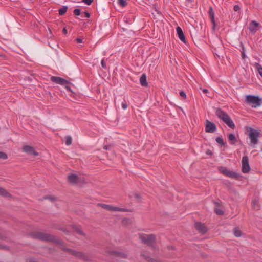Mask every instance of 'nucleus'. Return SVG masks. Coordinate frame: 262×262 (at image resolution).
<instances>
[{
    "label": "nucleus",
    "instance_id": "nucleus-32",
    "mask_svg": "<svg viewBox=\"0 0 262 262\" xmlns=\"http://www.w3.org/2000/svg\"><path fill=\"white\" fill-rule=\"evenodd\" d=\"M252 207L254 209H258V206L257 205V202L256 200L252 201Z\"/></svg>",
    "mask_w": 262,
    "mask_h": 262
},
{
    "label": "nucleus",
    "instance_id": "nucleus-47",
    "mask_svg": "<svg viewBox=\"0 0 262 262\" xmlns=\"http://www.w3.org/2000/svg\"><path fill=\"white\" fill-rule=\"evenodd\" d=\"M104 148L105 149L107 150V149H108V146H104Z\"/></svg>",
    "mask_w": 262,
    "mask_h": 262
},
{
    "label": "nucleus",
    "instance_id": "nucleus-8",
    "mask_svg": "<svg viewBox=\"0 0 262 262\" xmlns=\"http://www.w3.org/2000/svg\"><path fill=\"white\" fill-rule=\"evenodd\" d=\"M242 171L243 173H246L250 170V167L249 164V160L247 156H244L242 160Z\"/></svg>",
    "mask_w": 262,
    "mask_h": 262
},
{
    "label": "nucleus",
    "instance_id": "nucleus-16",
    "mask_svg": "<svg viewBox=\"0 0 262 262\" xmlns=\"http://www.w3.org/2000/svg\"><path fill=\"white\" fill-rule=\"evenodd\" d=\"M259 24L257 23L256 21L253 20L251 22L249 26V30L251 32H255L257 30V27L258 26Z\"/></svg>",
    "mask_w": 262,
    "mask_h": 262
},
{
    "label": "nucleus",
    "instance_id": "nucleus-10",
    "mask_svg": "<svg viewBox=\"0 0 262 262\" xmlns=\"http://www.w3.org/2000/svg\"><path fill=\"white\" fill-rule=\"evenodd\" d=\"M50 79L53 82L61 85H64L70 83L69 81L60 77L53 76L51 77Z\"/></svg>",
    "mask_w": 262,
    "mask_h": 262
},
{
    "label": "nucleus",
    "instance_id": "nucleus-39",
    "mask_svg": "<svg viewBox=\"0 0 262 262\" xmlns=\"http://www.w3.org/2000/svg\"><path fill=\"white\" fill-rule=\"evenodd\" d=\"M240 7L238 5H236L234 6L233 9L235 11H237L240 10Z\"/></svg>",
    "mask_w": 262,
    "mask_h": 262
},
{
    "label": "nucleus",
    "instance_id": "nucleus-9",
    "mask_svg": "<svg viewBox=\"0 0 262 262\" xmlns=\"http://www.w3.org/2000/svg\"><path fill=\"white\" fill-rule=\"evenodd\" d=\"M216 130V126L215 124L209 121L208 120L205 121V132L207 133H212Z\"/></svg>",
    "mask_w": 262,
    "mask_h": 262
},
{
    "label": "nucleus",
    "instance_id": "nucleus-7",
    "mask_svg": "<svg viewBox=\"0 0 262 262\" xmlns=\"http://www.w3.org/2000/svg\"><path fill=\"white\" fill-rule=\"evenodd\" d=\"M259 134L260 133L258 130L254 129L251 127L249 128L248 136L250 139L251 144L255 145L258 143V138L259 137Z\"/></svg>",
    "mask_w": 262,
    "mask_h": 262
},
{
    "label": "nucleus",
    "instance_id": "nucleus-37",
    "mask_svg": "<svg viewBox=\"0 0 262 262\" xmlns=\"http://www.w3.org/2000/svg\"><path fill=\"white\" fill-rule=\"evenodd\" d=\"M94 0H83L82 2L88 5H90Z\"/></svg>",
    "mask_w": 262,
    "mask_h": 262
},
{
    "label": "nucleus",
    "instance_id": "nucleus-46",
    "mask_svg": "<svg viewBox=\"0 0 262 262\" xmlns=\"http://www.w3.org/2000/svg\"><path fill=\"white\" fill-rule=\"evenodd\" d=\"M207 154H208V155H211V152L210 150H208V151H207Z\"/></svg>",
    "mask_w": 262,
    "mask_h": 262
},
{
    "label": "nucleus",
    "instance_id": "nucleus-11",
    "mask_svg": "<svg viewBox=\"0 0 262 262\" xmlns=\"http://www.w3.org/2000/svg\"><path fill=\"white\" fill-rule=\"evenodd\" d=\"M194 227L196 230L201 234H205L207 232V228L203 223L196 222L194 224Z\"/></svg>",
    "mask_w": 262,
    "mask_h": 262
},
{
    "label": "nucleus",
    "instance_id": "nucleus-19",
    "mask_svg": "<svg viewBox=\"0 0 262 262\" xmlns=\"http://www.w3.org/2000/svg\"><path fill=\"white\" fill-rule=\"evenodd\" d=\"M6 238V236L5 235L0 234V239L1 240H5ZM0 249H4L6 250H9V248L8 246L2 245L0 244Z\"/></svg>",
    "mask_w": 262,
    "mask_h": 262
},
{
    "label": "nucleus",
    "instance_id": "nucleus-38",
    "mask_svg": "<svg viewBox=\"0 0 262 262\" xmlns=\"http://www.w3.org/2000/svg\"><path fill=\"white\" fill-rule=\"evenodd\" d=\"M242 57L243 59H244L246 57V55L245 53V49L244 47H242Z\"/></svg>",
    "mask_w": 262,
    "mask_h": 262
},
{
    "label": "nucleus",
    "instance_id": "nucleus-14",
    "mask_svg": "<svg viewBox=\"0 0 262 262\" xmlns=\"http://www.w3.org/2000/svg\"><path fill=\"white\" fill-rule=\"evenodd\" d=\"M176 31L178 35L179 38L184 43H186V40L183 32L181 27L178 26L176 28Z\"/></svg>",
    "mask_w": 262,
    "mask_h": 262
},
{
    "label": "nucleus",
    "instance_id": "nucleus-4",
    "mask_svg": "<svg viewBox=\"0 0 262 262\" xmlns=\"http://www.w3.org/2000/svg\"><path fill=\"white\" fill-rule=\"evenodd\" d=\"M218 169L220 173L227 177L235 179H238L239 177V175L238 173L229 170L226 167L220 166L219 167Z\"/></svg>",
    "mask_w": 262,
    "mask_h": 262
},
{
    "label": "nucleus",
    "instance_id": "nucleus-17",
    "mask_svg": "<svg viewBox=\"0 0 262 262\" xmlns=\"http://www.w3.org/2000/svg\"><path fill=\"white\" fill-rule=\"evenodd\" d=\"M140 82L142 86H147L148 83L146 80V76L145 74H143L140 78Z\"/></svg>",
    "mask_w": 262,
    "mask_h": 262
},
{
    "label": "nucleus",
    "instance_id": "nucleus-2",
    "mask_svg": "<svg viewBox=\"0 0 262 262\" xmlns=\"http://www.w3.org/2000/svg\"><path fill=\"white\" fill-rule=\"evenodd\" d=\"M216 116L225 123H226L229 127L234 129L235 125L233 121L231 119L228 114L220 108H217L215 112Z\"/></svg>",
    "mask_w": 262,
    "mask_h": 262
},
{
    "label": "nucleus",
    "instance_id": "nucleus-42",
    "mask_svg": "<svg viewBox=\"0 0 262 262\" xmlns=\"http://www.w3.org/2000/svg\"><path fill=\"white\" fill-rule=\"evenodd\" d=\"M65 85V87L66 88V89L69 91H71V88L69 86V85H67V84L64 85Z\"/></svg>",
    "mask_w": 262,
    "mask_h": 262
},
{
    "label": "nucleus",
    "instance_id": "nucleus-23",
    "mask_svg": "<svg viewBox=\"0 0 262 262\" xmlns=\"http://www.w3.org/2000/svg\"><path fill=\"white\" fill-rule=\"evenodd\" d=\"M228 139L230 141H231V143L232 144H235L237 142V140L235 135L232 133H231L228 135Z\"/></svg>",
    "mask_w": 262,
    "mask_h": 262
},
{
    "label": "nucleus",
    "instance_id": "nucleus-27",
    "mask_svg": "<svg viewBox=\"0 0 262 262\" xmlns=\"http://www.w3.org/2000/svg\"><path fill=\"white\" fill-rule=\"evenodd\" d=\"M216 142L220 144L221 145H225V143L224 142L223 139L222 137H217L215 139Z\"/></svg>",
    "mask_w": 262,
    "mask_h": 262
},
{
    "label": "nucleus",
    "instance_id": "nucleus-1",
    "mask_svg": "<svg viewBox=\"0 0 262 262\" xmlns=\"http://www.w3.org/2000/svg\"><path fill=\"white\" fill-rule=\"evenodd\" d=\"M30 236L33 239L56 243L60 246L61 248L63 251L68 252L71 254L80 259L84 260L88 259V256L83 253L65 248L63 245L62 242L52 234L45 233L41 232H34L30 234Z\"/></svg>",
    "mask_w": 262,
    "mask_h": 262
},
{
    "label": "nucleus",
    "instance_id": "nucleus-28",
    "mask_svg": "<svg viewBox=\"0 0 262 262\" xmlns=\"http://www.w3.org/2000/svg\"><path fill=\"white\" fill-rule=\"evenodd\" d=\"M65 139H66V144L68 146L70 145L72 143V140L71 137L70 136H67L65 137Z\"/></svg>",
    "mask_w": 262,
    "mask_h": 262
},
{
    "label": "nucleus",
    "instance_id": "nucleus-31",
    "mask_svg": "<svg viewBox=\"0 0 262 262\" xmlns=\"http://www.w3.org/2000/svg\"><path fill=\"white\" fill-rule=\"evenodd\" d=\"M7 158H8V156L5 152L0 151V159H3V160H6Z\"/></svg>",
    "mask_w": 262,
    "mask_h": 262
},
{
    "label": "nucleus",
    "instance_id": "nucleus-40",
    "mask_svg": "<svg viewBox=\"0 0 262 262\" xmlns=\"http://www.w3.org/2000/svg\"><path fill=\"white\" fill-rule=\"evenodd\" d=\"M84 16L86 18H89L90 17V14L88 11L84 12Z\"/></svg>",
    "mask_w": 262,
    "mask_h": 262
},
{
    "label": "nucleus",
    "instance_id": "nucleus-44",
    "mask_svg": "<svg viewBox=\"0 0 262 262\" xmlns=\"http://www.w3.org/2000/svg\"><path fill=\"white\" fill-rule=\"evenodd\" d=\"M202 91L204 93H205V94H206L208 92V90L206 89H203L202 90Z\"/></svg>",
    "mask_w": 262,
    "mask_h": 262
},
{
    "label": "nucleus",
    "instance_id": "nucleus-26",
    "mask_svg": "<svg viewBox=\"0 0 262 262\" xmlns=\"http://www.w3.org/2000/svg\"><path fill=\"white\" fill-rule=\"evenodd\" d=\"M68 10V7L66 6H62L60 9L58 10V13L60 15H64Z\"/></svg>",
    "mask_w": 262,
    "mask_h": 262
},
{
    "label": "nucleus",
    "instance_id": "nucleus-6",
    "mask_svg": "<svg viewBox=\"0 0 262 262\" xmlns=\"http://www.w3.org/2000/svg\"><path fill=\"white\" fill-rule=\"evenodd\" d=\"M97 205L106 210H108V211H114V212H116V211L127 212V211H128V210L127 209L120 208L118 207H115V206H113L105 204L98 203L97 204Z\"/></svg>",
    "mask_w": 262,
    "mask_h": 262
},
{
    "label": "nucleus",
    "instance_id": "nucleus-29",
    "mask_svg": "<svg viewBox=\"0 0 262 262\" xmlns=\"http://www.w3.org/2000/svg\"><path fill=\"white\" fill-rule=\"evenodd\" d=\"M118 3L122 7H124L127 5V3L126 0H118Z\"/></svg>",
    "mask_w": 262,
    "mask_h": 262
},
{
    "label": "nucleus",
    "instance_id": "nucleus-3",
    "mask_svg": "<svg viewBox=\"0 0 262 262\" xmlns=\"http://www.w3.org/2000/svg\"><path fill=\"white\" fill-rule=\"evenodd\" d=\"M139 237L141 242L150 246H152L156 241V236L155 234H146L144 233H139Z\"/></svg>",
    "mask_w": 262,
    "mask_h": 262
},
{
    "label": "nucleus",
    "instance_id": "nucleus-43",
    "mask_svg": "<svg viewBox=\"0 0 262 262\" xmlns=\"http://www.w3.org/2000/svg\"><path fill=\"white\" fill-rule=\"evenodd\" d=\"M62 32H63V33L64 34H65V35L67 34V29H66V28H64L63 29V30H62Z\"/></svg>",
    "mask_w": 262,
    "mask_h": 262
},
{
    "label": "nucleus",
    "instance_id": "nucleus-25",
    "mask_svg": "<svg viewBox=\"0 0 262 262\" xmlns=\"http://www.w3.org/2000/svg\"><path fill=\"white\" fill-rule=\"evenodd\" d=\"M254 66L256 68L257 72L262 77V66L257 62L255 63Z\"/></svg>",
    "mask_w": 262,
    "mask_h": 262
},
{
    "label": "nucleus",
    "instance_id": "nucleus-48",
    "mask_svg": "<svg viewBox=\"0 0 262 262\" xmlns=\"http://www.w3.org/2000/svg\"><path fill=\"white\" fill-rule=\"evenodd\" d=\"M187 1L189 2H192L193 1V0H187Z\"/></svg>",
    "mask_w": 262,
    "mask_h": 262
},
{
    "label": "nucleus",
    "instance_id": "nucleus-22",
    "mask_svg": "<svg viewBox=\"0 0 262 262\" xmlns=\"http://www.w3.org/2000/svg\"><path fill=\"white\" fill-rule=\"evenodd\" d=\"M0 195L5 197H10L11 195L5 189L0 187Z\"/></svg>",
    "mask_w": 262,
    "mask_h": 262
},
{
    "label": "nucleus",
    "instance_id": "nucleus-12",
    "mask_svg": "<svg viewBox=\"0 0 262 262\" xmlns=\"http://www.w3.org/2000/svg\"><path fill=\"white\" fill-rule=\"evenodd\" d=\"M23 150L25 152L33 155L34 156L38 155V153L34 150V148L29 145H24L23 147Z\"/></svg>",
    "mask_w": 262,
    "mask_h": 262
},
{
    "label": "nucleus",
    "instance_id": "nucleus-20",
    "mask_svg": "<svg viewBox=\"0 0 262 262\" xmlns=\"http://www.w3.org/2000/svg\"><path fill=\"white\" fill-rule=\"evenodd\" d=\"M73 229L74 230V231L76 232L77 234L85 236V234L82 231L80 227L77 226H74Z\"/></svg>",
    "mask_w": 262,
    "mask_h": 262
},
{
    "label": "nucleus",
    "instance_id": "nucleus-5",
    "mask_svg": "<svg viewBox=\"0 0 262 262\" xmlns=\"http://www.w3.org/2000/svg\"><path fill=\"white\" fill-rule=\"evenodd\" d=\"M246 100L247 103L254 104V107L259 106L262 104V100L258 97L253 95H247Z\"/></svg>",
    "mask_w": 262,
    "mask_h": 262
},
{
    "label": "nucleus",
    "instance_id": "nucleus-21",
    "mask_svg": "<svg viewBox=\"0 0 262 262\" xmlns=\"http://www.w3.org/2000/svg\"><path fill=\"white\" fill-rule=\"evenodd\" d=\"M233 234L236 237H239L242 236V233L238 227H235L233 230Z\"/></svg>",
    "mask_w": 262,
    "mask_h": 262
},
{
    "label": "nucleus",
    "instance_id": "nucleus-33",
    "mask_svg": "<svg viewBox=\"0 0 262 262\" xmlns=\"http://www.w3.org/2000/svg\"><path fill=\"white\" fill-rule=\"evenodd\" d=\"M121 105H122V107L123 110H126L127 107H128V105L125 101V100H123V102H122V104H121Z\"/></svg>",
    "mask_w": 262,
    "mask_h": 262
},
{
    "label": "nucleus",
    "instance_id": "nucleus-45",
    "mask_svg": "<svg viewBox=\"0 0 262 262\" xmlns=\"http://www.w3.org/2000/svg\"><path fill=\"white\" fill-rule=\"evenodd\" d=\"M27 262H36V261L34 260L33 259H29L28 260Z\"/></svg>",
    "mask_w": 262,
    "mask_h": 262
},
{
    "label": "nucleus",
    "instance_id": "nucleus-30",
    "mask_svg": "<svg viewBox=\"0 0 262 262\" xmlns=\"http://www.w3.org/2000/svg\"><path fill=\"white\" fill-rule=\"evenodd\" d=\"M43 199H49L51 202H54L56 200V198L52 195H47L43 197Z\"/></svg>",
    "mask_w": 262,
    "mask_h": 262
},
{
    "label": "nucleus",
    "instance_id": "nucleus-18",
    "mask_svg": "<svg viewBox=\"0 0 262 262\" xmlns=\"http://www.w3.org/2000/svg\"><path fill=\"white\" fill-rule=\"evenodd\" d=\"M213 203L217 205V206H216L215 208H214V212H215V213L217 214V215H222L224 214V211L221 210V209L220 208H218L217 207H219V203L218 202H216L214 201H213Z\"/></svg>",
    "mask_w": 262,
    "mask_h": 262
},
{
    "label": "nucleus",
    "instance_id": "nucleus-41",
    "mask_svg": "<svg viewBox=\"0 0 262 262\" xmlns=\"http://www.w3.org/2000/svg\"><path fill=\"white\" fill-rule=\"evenodd\" d=\"M76 41L78 43H81L82 42V40L81 38H77L76 39Z\"/></svg>",
    "mask_w": 262,
    "mask_h": 262
},
{
    "label": "nucleus",
    "instance_id": "nucleus-34",
    "mask_svg": "<svg viewBox=\"0 0 262 262\" xmlns=\"http://www.w3.org/2000/svg\"><path fill=\"white\" fill-rule=\"evenodd\" d=\"M73 13L75 15L79 16L81 14V10L79 9H75L73 11Z\"/></svg>",
    "mask_w": 262,
    "mask_h": 262
},
{
    "label": "nucleus",
    "instance_id": "nucleus-35",
    "mask_svg": "<svg viewBox=\"0 0 262 262\" xmlns=\"http://www.w3.org/2000/svg\"><path fill=\"white\" fill-rule=\"evenodd\" d=\"M101 66L103 68V69H106L107 67H106V64L105 62V60L104 59H102L101 61Z\"/></svg>",
    "mask_w": 262,
    "mask_h": 262
},
{
    "label": "nucleus",
    "instance_id": "nucleus-24",
    "mask_svg": "<svg viewBox=\"0 0 262 262\" xmlns=\"http://www.w3.org/2000/svg\"><path fill=\"white\" fill-rule=\"evenodd\" d=\"M111 254H114L116 256L120 257L123 258H126L127 256L123 253L118 252L116 251H112Z\"/></svg>",
    "mask_w": 262,
    "mask_h": 262
},
{
    "label": "nucleus",
    "instance_id": "nucleus-36",
    "mask_svg": "<svg viewBox=\"0 0 262 262\" xmlns=\"http://www.w3.org/2000/svg\"><path fill=\"white\" fill-rule=\"evenodd\" d=\"M180 95L181 97H182L183 99H186V94L185 93V92L184 91H181L180 92Z\"/></svg>",
    "mask_w": 262,
    "mask_h": 262
},
{
    "label": "nucleus",
    "instance_id": "nucleus-13",
    "mask_svg": "<svg viewBox=\"0 0 262 262\" xmlns=\"http://www.w3.org/2000/svg\"><path fill=\"white\" fill-rule=\"evenodd\" d=\"M208 15L209 16L211 19V21L212 24V28L213 30H215V27H216V23L214 19V13L213 9V8L210 6L209 7V11H208Z\"/></svg>",
    "mask_w": 262,
    "mask_h": 262
},
{
    "label": "nucleus",
    "instance_id": "nucleus-15",
    "mask_svg": "<svg viewBox=\"0 0 262 262\" xmlns=\"http://www.w3.org/2000/svg\"><path fill=\"white\" fill-rule=\"evenodd\" d=\"M78 177L76 174L71 173L68 176V181L70 183L75 184L78 182Z\"/></svg>",
    "mask_w": 262,
    "mask_h": 262
}]
</instances>
